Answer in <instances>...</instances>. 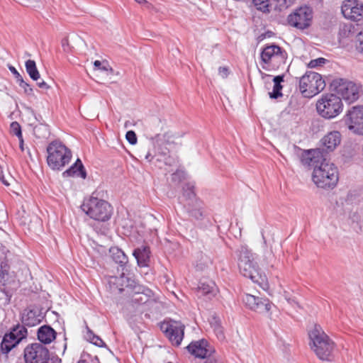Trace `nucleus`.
<instances>
[{
	"instance_id": "9",
	"label": "nucleus",
	"mask_w": 363,
	"mask_h": 363,
	"mask_svg": "<svg viewBox=\"0 0 363 363\" xmlns=\"http://www.w3.org/2000/svg\"><path fill=\"white\" fill-rule=\"evenodd\" d=\"M336 93L349 104L357 101L363 94L361 84L340 79L335 82Z\"/></svg>"
},
{
	"instance_id": "27",
	"label": "nucleus",
	"mask_w": 363,
	"mask_h": 363,
	"mask_svg": "<svg viewBox=\"0 0 363 363\" xmlns=\"http://www.w3.org/2000/svg\"><path fill=\"white\" fill-rule=\"evenodd\" d=\"M274 82L273 91L269 93L271 99H277L282 96L281 92L282 86L281 83L284 81V77L281 75L276 76L272 79Z\"/></svg>"
},
{
	"instance_id": "41",
	"label": "nucleus",
	"mask_w": 363,
	"mask_h": 363,
	"mask_svg": "<svg viewBox=\"0 0 363 363\" xmlns=\"http://www.w3.org/2000/svg\"><path fill=\"white\" fill-rule=\"evenodd\" d=\"M9 69L14 75L17 82H18L20 81V79H23L22 76L20 74V73L17 71V69L14 67L9 65Z\"/></svg>"
},
{
	"instance_id": "12",
	"label": "nucleus",
	"mask_w": 363,
	"mask_h": 363,
	"mask_svg": "<svg viewBox=\"0 0 363 363\" xmlns=\"http://www.w3.org/2000/svg\"><path fill=\"white\" fill-rule=\"evenodd\" d=\"M312 18V9L308 6H301L288 16V22L290 26L303 30L311 25Z\"/></svg>"
},
{
	"instance_id": "5",
	"label": "nucleus",
	"mask_w": 363,
	"mask_h": 363,
	"mask_svg": "<svg viewBox=\"0 0 363 363\" xmlns=\"http://www.w3.org/2000/svg\"><path fill=\"white\" fill-rule=\"evenodd\" d=\"M82 209L91 218L99 221L109 220L112 214L111 206L107 201L93 196L84 202Z\"/></svg>"
},
{
	"instance_id": "39",
	"label": "nucleus",
	"mask_w": 363,
	"mask_h": 363,
	"mask_svg": "<svg viewBox=\"0 0 363 363\" xmlns=\"http://www.w3.org/2000/svg\"><path fill=\"white\" fill-rule=\"evenodd\" d=\"M94 66L97 69H101V70H104V71H107L108 69V65L107 62H105L102 65V63L99 60H96L94 62Z\"/></svg>"
},
{
	"instance_id": "11",
	"label": "nucleus",
	"mask_w": 363,
	"mask_h": 363,
	"mask_svg": "<svg viewBox=\"0 0 363 363\" xmlns=\"http://www.w3.org/2000/svg\"><path fill=\"white\" fill-rule=\"evenodd\" d=\"M345 123L354 133L363 135V106H353L344 116Z\"/></svg>"
},
{
	"instance_id": "15",
	"label": "nucleus",
	"mask_w": 363,
	"mask_h": 363,
	"mask_svg": "<svg viewBox=\"0 0 363 363\" xmlns=\"http://www.w3.org/2000/svg\"><path fill=\"white\" fill-rule=\"evenodd\" d=\"M23 337L24 335L21 333V330L17 331L16 330H13L10 333L4 335L0 345V355L2 356L1 357V360L7 361V354L19 343Z\"/></svg>"
},
{
	"instance_id": "1",
	"label": "nucleus",
	"mask_w": 363,
	"mask_h": 363,
	"mask_svg": "<svg viewBox=\"0 0 363 363\" xmlns=\"http://www.w3.org/2000/svg\"><path fill=\"white\" fill-rule=\"evenodd\" d=\"M303 164L313 167L312 179L320 188L333 189L339 179L337 167L327 161L324 154L320 149H312L306 151L301 157Z\"/></svg>"
},
{
	"instance_id": "21",
	"label": "nucleus",
	"mask_w": 363,
	"mask_h": 363,
	"mask_svg": "<svg viewBox=\"0 0 363 363\" xmlns=\"http://www.w3.org/2000/svg\"><path fill=\"white\" fill-rule=\"evenodd\" d=\"M218 292V289L213 281H201L198 286V293L208 299L215 297Z\"/></svg>"
},
{
	"instance_id": "16",
	"label": "nucleus",
	"mask_w": 363,
	"mask_h": 363,
	"mask_svg": "<svg viewBox=\"0 0 363 363\" xmlns=\"http://www.w3.org/2000/svg\"><path fill=\"white\" fill-rule=\"evenodd\" d=\"M341 10L347 19L358 21L363 18V3L359 0H345Z\"/></svg>"
},
{
	"instance_id": "54",
	"label": "nucleus",
	"mask_w": 363,
	"mask_h": 363,
	"mask_svg": "<svg viewBox=\"0 0 363 363\" xmlns=\"http://www.w3.org/2000/svg\"><path fill=\"white\" fill-rule=\"evenodd\" d=\"M78 363H86L85 360H79Z\"/></svg>"
},
{
	"instance_id": "38",
	"label": "nucleus",
	"mask_w": 363,
	"mask_h": 363,
	"mask_svg": "<svg viewBox=\"0 0 363 363\" xmlns=\"http://www.w3.org/2000/svg\"><path fill=\"white\" fill-rule=\"evenodd\" d=\"M357 49L363 53V30L357 35Z\"/></svg>"
},
{
	"instance_id": "26",
	"label": "nucleus",
	"mask_w": 363,
	"mask_h": 363,
	"mask_svg": "<svg viewBox=\"0 0 363 363\" xmlns=\"http://www.w3.org/2000/svg\"><path fill=\"white\" fill-rule=\"evenodd\" d=\"M110 254L112 259L121 267L125 266L128 262V257L118 247H111L110 249Z\"/></svg>"
},
{
	"instance_id": "23",
	"label": "nucleus",
	"mask_w": 363,
	"mask_h": 363,
	"mask_svg": "<svg viewBox=\"0 0 363 363\" xmlns=\"http://www.w3.org/2000/svg\"><path fill=\"white\" fill-rule=\"evenodd\" d=\"M184 207L191 217L197 220L202 218V203L200 200H194V203H185Z\"/></svg>"
},
{
	"instance_id": "36",
	"label": "nucleus",
	"mask_w": 363,
	"mask_h": 363,
	"mask_svg": "<svg viewBox=\"0 0 363 363\" xmlns=\"http://www.w3.org/2000/svg\"><path fill=\"white\" fill-rule=\"evenodd\" d=\"M125 139L131 145H135L138 142L137 135L133 130H128L126 133Z\"/></svg>"
},
{
	"instance_id": "55",
	"label": "nucleus",
	"mask_w": 363,
	"mask_h": 363,
	"mask_svg": "<svg viewBox=\"0 0 363 363\" xmlns=\"http://www.w3.org/2000/svg\"><path fill=\"white\" fill-rule=\"evenodd\" d=\"M285 298H286V301H288L289 302L290 301V298H289L286 296Z\"/></svg>"
},
{
	"instance_id": "40",
	"label": "nucleus",
	"mask_w": 363,
	"mask_h": 363,
	"mask_svg": "<svg viewBox=\"0 0 363 363\" xmlns=\"http://www.w3.org/2000/svg\"><path fill=\"white\" fill-rule=\"evenodd\" d=\"M9 267L6 262H1L0 263V277H4L8 273Z\"/></svg>"
},
{
	"instance_id": "47",
	"label": "nucleus",
	"mask_w": 363,
	"mask_h": 363,
	"mask_svg": "<svg viewBox=\"0 0 363 363\" xmlns=\"http://www.w3.org/2000/svg\"><path fill=\"white\" fill-rule=\"evenodd\" d=\"M62 47L64 48L65 51H68V40L64 39L62 40Z\"/></svg>"
},
{
	"instance_id": "13",
	"label": "nucleus",
	"mask_w": 363,
	"mask_h": 363,
	"mask_svg": "<svg viewBox=\"0 0 363 363\" xmlns=\"http://www.w3.org/2000/svg\"><path fill=\"white\" fill-rule=\"evenodd\" d=\"M261 59L265 64L279 65L285 63L286 53L279 46L272 44L263 48L261 52Z\"/></svg>"
},
{
	"instance_id": "2",
	"label": "nucleus",
	"mask_w": 363,
	"mask_h": 363,
	"mask_svg": "<svg viewBox=\"0 0 363 363\" xmlns=\"http://www.w3.org/2000/svg\"><path fill=\"white\" fill-rule=\"evenodd\" d=\"M255 259V255L250 250L245 246L240 247L238 261L240 274L264 289L267 286V279L264 274H262Z\"/></svg>"
},
{
	"instance_id": "30",
	"label": "nucleus",
	"mask_w": 363,
	"mask_h": 363,
	"mask_svg": "<svg viewBox=\"0 0 363 363\" xmlns=\"http://www.w3.org/2000/svg\"><path fill=\"white\" fill-rule=\"evenodd\" d=\"M211 325L213 328L217 337L219 340H223L224 339V333H223V328L220 325V320L216 317H213L212 318V320L211 321Z\"/></svg>"
},
{
	"instance_id": "51",
	"label": "nucleus",
	"mask_w": 363,
	"mask_h": 363,
	"mask_svg": "<svg viewBox=\"0 0 363 363\" xmlns=\"http://www.w3.org/2000/svg\"><path fill=\"white\" fill-rule=\"evenodd\" d=\"M262 79H269L272 77L271 75L269 74H264V73H262Z\"/></svg>"
},
{
	"instance_id": "52",
	"label": "nucleus",
	"mask_w": 363,
	"mask_h": 363,
	"mask_svg": "<svg viewBox=\"0 0 363 363\" xmlns=\"http://www.w3.org/2000/svg\"><path fill=\"white\" fill-rule=\"evenodd\" d=\"M0 179L6 186H9L10 184L6 180L4 179V177H1Z\"/></svg>"
},
{
	"instance_id": "18",
	"label": "nucleus",
	"mask_w": 363,
	"mask_h": 363,
	"mask_svg": "<svg viewBox=\"0 0 363 363\" xmlns=\"http://www.w3.org/2000/svg\"><path fill=\"white\" fill-rule=\"evenodd\" d=\"M186 349L196 357L203 359L208 358L215 352L204 339L192 342L186 347Z\"/></svg>"
},
{
	"instance_id": "28",
	"label": "nucleus",
	"mask_w": 363,
	"mask_h": 363,
	"mask_svg": "<svg viewBox=\"0 0 363 363\" xmlns=\"http://www.w3.org/2000/svg\"><path fill=\"white\" fill-rule=\"evenodd\" d=\"M25 66L27 73L33 80L37 81L40 79V75L34 60H28L26 62Z\"/></svg>"
},
{
	"instance_id": "10",
	"label": "nucleus",
	"mask_w": 363,
	"mask_h": 363,
	"mask_svg": "<svg viewBox=\"0 0 363 363\" xmlns=\"http://www.w3.org/2000/svg\"><path fill=\"white\" fill-rule=\"evenodd\" d=\"M25 363H48L49 350L40 343L28 345L24 350Z\"/></svg>"
},
{
	"instance_id": "24",
	"label": "nucleus",
	"mask_w": 363,
	"mask_h": 363,
	"mask_svg": "<svg viewBox=\"0 0 363 363\" xmlns=\"http://www.w3.org/2000/svg\"><path fill=\"white\" fill-rule=\"evenodd\" d=\"M38 338L43 343H50L55 338V332L50 326H42L38 331Z\"/></svg>"
},
{
	"instance_id": "34",
	"label": "nucleus",
	"mask_w": 363,
	"mask_h": 363,
	"mask_svg": "<svg viewBox=\"0 0 363 363\" xmlns=\"http://www.w3.org/2000/svg\"><path fill=\"white\" fill-rule=\"evenodd\" d=\"M18 83V85L23 89L25 94L29 96L33 95V88L27 82H26L23 79H20Z\"/></svg>"
},
{
	"instance_id": "6",
	"label": "nucleus",
	"mask_w": 363,
	"mask_h": 363,
	"mask_svg": "<svg viewBox=\"0 0 363 363\" xmlns=\"http://www.w3.org/2000/svg\"><path fill=\"white\" fill-rule=\"evenodd\" d=\"M341 99L335 94L323 95L316 104L318 113L323 118L330 119L338 116L342 111Z\"/></svg>"
},
{
	"instance_id": "17",
	"label": "nucleus",
	"mask_w": 363,
	"mask_h": 363,
	"mask_svg": "<svg viewBox=\"0 0 363 363\" xmlns=\"http://www.w3.org/2000/svg\"><path fill=\"white\" fill-rule=\"evenodd\" d=\"M162 330L166 333L171 342L179 346L184 337V325L179 322L163 323Z\"/></svg>"
},
{
	"instance_id": "43",
	"label": "nucleus",
	"mask_w": 363,
	"mask_h": 363,
	"mask_svg": "<svg viewBox=\"0 0 363 363\" xmlns=\"http://www.w3.org/2000/svg\"><path fill=\"white\" fill-rule=\"evenodd\" d=\"M43 0H22L21 4L28 6L35 7L36 3L41 2Z\"/></svg>"
},
{
	"instance_id": "14",
	"label": "nucleus",
	"mask_w": 363,
	"mask_h": 363,
	"mask_svg": "<svg viewBox=\"0 0 363 363\" xmlns=\"http://www.w3.org/2000/svg\"><path fill=\"white\" fill-rule=\"evenodd\" d=\"M242 301L247 308L259 313H268L272 306V303L268 298L249 294L243 296Z\"/></svg>"
},
{
	"instance_id": "50",
	"label": "nucleus",
	"mask_w": 363,
	"mask_h": 363,
	"mask_svg": "<svg viewBox=\"0 0 363 363\" xmlns=\"http://www.w3.org/2000/svg\"><path fill=\"white\" fill-rule=\"evenodd\" d=\"M19 147L22 151L24 150L23 136H21V140H19Z\"/></svg>"
},
{
	"instance_id": "35",
	"label": "nucleus",
	"mask_w": 363,
	"mask_h": 363,
	"mask_svg": "<svg viewBox=\"0 0 363 363\" xmlns=\"http://www.w3.org/2000/svg\"><path fill=\"white\" fill-rule=\"evenodd\" d=\"M185 177V173L184 171L177 170L172 175V182L179 184L181 182Z\"/></svg>"
},
{
	"instance_id": "48",
	"label": "nucleus",
	"mask_w": 363,
	"mask_h": 363,
	"mask_svg": "<svg viewBox=\"0 0 363 363\" xmlns=\"http://www.w3.org/2000/svg\"><path fill=\"white\" fill-rule=\"evenodd\" d=\"M145 159L147 160L148 162H151L153 159V156L150 152H147V154L145 156Z\"/></svg>"
},
{
	"instance_id": "44",
	"label": "nucleus",
	"mask_w": 363,
	"mask_h": 363,
	"mask_svg": "<svg viewBox=\"0 0 363 363\" xmlns=\"http://www.w3.org/2000/svg\"><path fill=\"white\" fill-rule=\"evenodd\" d=\"M279 6L281 8H287L291 4L293 0H277Z\"/></svg>"
},
{
	"instance_id": "7",
	"label": "nucleus",
	"mask_w": 363,
	"mask_h": 363,
	"mask_svg": "<svg viewBox=\"0 0 363 363\" xmlns=\"http://www.w3.org/2000/svg\"><path fill=\"white\" fill-rule=\"evenodd\" d=\"M325 86L321 75L315 72H306L299 80V89L305 97L311 98L317 95Z\"/></svg>"
},
{
	"instance_id": "49",
	"label": "nucleus",
	"mask_w": 363,
	"mask_h": 363,
	"mask_svg": "<svg viewBox=\"0 0 363 363\" xmlns=\"http://www.w3.org/2000/svg\"><path fill=\"white\" fill-rule=\"evenodd\" d=\"M48 363H61V359L58 358H52L48 361Z\"/></svg>"
},
{
	"instance_id": "4",
	"label": "nucleus",
	"mask_w": 363,
	"mask_h": 363,
	"mask_svg": "<svg viewBox=\"0 0 363 363\" xmlns=\"http://www.w3.org/2000/svg\"><path fill=\"white\" fill-rule=\"evenodd\" d=\"M47 163L52 170L60 171L71 160V150L60 140L51 142L47 147Z\"/></svg>"
},
{
	"instance_id": "37",
	"label": "nucleus",
	"mask_w": 363,
	"mask_h": 363,
	"mask_svg": "<svg viewBox=\"0 0 363 363\" xmlns=\"http://www.w3.org/2000/svg\"><path fill=\"white\" fill-rule=\"evenodd\" d=\"M326 62V60L323 57H319L315 60H311V62L308 63V66L310 67H316L318 66H320Z\"/></svg>"
},
{
	"instance_id": "46",
	"label": "nucleus",
	"mask_w": 363,
	"mask_h": 363,
	"mask_svg": "<svg viewBox=\"0 0 363 363\" xmlns=\"http://www.w3.org/2000/svg\"><path fill=\"white\" fill-rule=\"evenodd\" d=\"M38 86L43 89H48L50 86L44 81L39 82L37 83Z\"/></svg>"
},
{
	"instance_id": "29",
	"label": "nucleus",
	"mask_w": 363,
	"mask_h": 363,
	"mask_svg": "<svg viewBox=\"0 0 363 363\" xmlns=\"http://www.w3.org/2000/svg\"><path fill=\"white\" fill-rule=\"evenodd\" d=\"M183 195L186 199V203H194V200H199L196 197V194L194 190V186L190 184H186L183 187Z\"/></svg>"
},
{
	"instance_id": "25",
	"label": "nucleus",
	"mask_w": 363,
	"mask_h": 363,
	"mask_svg": "<svg viewBox=\"0 0 363 363\" xmlns=\"http://www.w3.org/2000/svg\"><path fill=\"white\" fill-rule=\"evenodd\" d=\"M22 322L28 327L37 325L40 323V315L34 310L25 311L22 316Z\"/></svg>"
},
{
	"instance_id": "42",
	"label": "nucleus",
	"mask_w": 363,
	"mask_h": 363,
	"mask_svg": "<svg viewBox=\"0 0 363 363\" xmlns=\"http://www.w3.org/2000/svg\"><path fill=\"white\" fill-rule=\"evenodd\" d=\"M218 74L222 78H226L229 74L228 68L226 67H220Z\"/></svg>"
},
{
	"instance_id": "53",
	"label": "nucleus",
	"mask_w": 363,
	"mask_h": 363,
	"mask_svg": "<svg viewBox=\"0 0 363 363\" xmlns=\"http://www.w3.org/2000/svg\"><path fill=\"white\" fill-rule=\"evenodd\" d=\"M129 125H130V122L129 121H126L125 123V128H128L129 126Z\"/></svg>"
},
{
	"instance_id": "45",
	"label": "nucleus",
	"mask_w": 363,
	"mask_h": 363,
	"mask_svg": "<svg viewBox=\"0 0 363 363\" xmlns=\"http://www.w3.org/2000/svg\"><path fill=\"white\" fill-rule=\"evenodd\" d=\"M204 363H220V360L214 356H211L206 359Z\"/></svg>"
},
{
	"instance_id": "8",
	"label": "nucleus",
	"mask_w": 363,
	"mask_h": 363,
	"mask_svg": "<svg viewBox=\"0 0 363 363\" xmlns=\"http://www.w3.org/2000/svg\"><path fill=\"white\" fill-rule=\"evenodd\" d=\"M117 284L121 288V291H125V289H130L134 292L133 296V301L138 303H146L149 301L150 297L151 296L152 291L148 289H144L141 286H137L135 281L127 277H125L123 273L120 277H114Z\"/></svg>"
},
{
	"instance_id": "22",
	"label": "nucleus",
	"mask_w": 363,
	"mask_h": 363,
	"mask_svg": "<svg viewBox=\"0 0 363 363\" xmlns=\"http://www.w3.org/2000/svg\"><path fill=\"white\" fill-rule=\"evenodd\" d=\"M63 177H76L85 179L86 173L84 167L79 159H77L74 164H73L68 169L63 172Z\"/></svg>"
},
{
	"instance_id": "31",
	"label": "nucleus",
	"mask_w": 363,
	"mask_h": 363,
	"mask_svg": "<svg viewBox=\"0 0 363 363\" xmlns=\"http://www.w3.org/2000/svg\"><path fill=\"white\" fill-rule=\"evenodd\" d=\"M85 337L87 340L96 346L103 347L105 345L104 341L99 336L96 335L89 328H87Z\"/></svg>"
},
{
	"instance_id": "33",
	"label": "nucleus",
	"mask_w": 363,
	"mask_h": 363,
	"mask_svg": "<svg viewBox=\"0 0 363 363\" xmlns=\"http://www.w3.org/2000/svg\"><path fill=\"white\" fill-rule=\"evenodd\" d=\"M10 131L12 134L16 135L18 140H21L22 132L21 125L18 122H12L10 125Z\"/></svg>"
},
{
	"instance_id": "32",
	"label": "nucleus",
	"mask_w": 363,
	"mask_h": 363,
	"mask_svg": "<svg viewBox=\"0 0 363 363\" xmlns=\"http://www.w3.org/2000/svg\"><path fill=\"white\" fill-rule=\"evenodd\" d=\"M252 2L257 10L263 12L269 11L268 0H252Z\"/></svg>"
},
{
	"instance_id": "19",
	"label": "nucleus",
	"mask_w": 363,
	"mask_h": 363,
	"mask_svg": "<svg viewBox=\"0 0 363 363\" xmlns=\"http://www.w3.org/2000/svg\"><path fill=\"white\" fill-rule=\"evenodd\" d=\"M323 148H319L322 152L324 151H333L341 142V134L338 131H331L326 134L320 140Z\"/></svg>"
},
{
	"instance_id": "20",
	"label": "nucleus",
	"mask_w": 363,
	"mask_h": 363,
	"mask_svg": "<svg viewBox=\"0 0 363 363\" xmlns=\"http://www.w3.org/2000/svg\"><path fill=\"white\" fill-rule=\"evenodd\" d=\"M150 250L148 246L142 245L134 250L133 255L137 260L140 267H148L150 262Z\"/></svg>"
},
{
	"instance_id": "3",
	"label": "nucleus",
	"mask_w": 363,
	"mask_h": 363,
	"mask_svg": "<svg viewBox=\"0 0 363 363\" xmlns=\"http://www.w3.org/2000/svg\"><path fill=\"white\" fill-rule=\"evenodd\" d=\"M309 345L317 357L323 361H332L335 349V342L319 325H315L308 332Z\"/></svg>"
}]
</instances>
